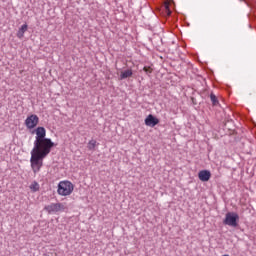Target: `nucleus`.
Instances as JSON below:
<instances>
[{
    "label": "nucleus",
    "mask_w": 256,
    "mask_h": 256,
    "mask_svg": "<svg viewBox=\"0 0 256 256\" xmlns=\"http://www.w3.org/2000/svg\"><path fill=\"white\" fill-rule=\"evenodd\" d=\"M39 189H40L39 183H37L35 181L31 183L30 190L33 191V193H37V191H39Z\"/></svg>",
    "instance_id": "9d476101"
},
{
    "label": "nucleus",
    "mask_w": 256,
    "mask_h": 256,
    "mask_svg": "<svg viewBox=\"0 0 256 256\" xmlns=\"http://www.w3.org/2000/svg\"><path fill=\"white\" fill-rule=\"evenodd\" d=\"M44 210L49 213V215H53L55 213H61L63 211H67V205L63 203H51L44 207Z\"/></svg>",
    "instance_id": "7ed1b4c3"
},
{
    "label": "nucleus",
    "mask_w": 256,
    "mask_h": 256,
    "mask_svg": "<svg viewBox=\"0 0 256 256\" xmlns=\"http://www.w3.org/2000/svg\"><path fill=\"white\" fill-rule=\"evenodd\" d=\"M95 147H97V141H95V140H90V141L88 142V149H89L90 151H93V149H95Z\"/></svg>",
    "instance_id": "9b49d317"
},
{
    "label": "nucleus",
    "mask_w": 256,
    "mask_h": 256,
    "mask_svg": "<svg viewBox=\"0 0 256 256\" xmlns=\"http://www.w3.org/2000/svg\"><path fill=\"white\" fill-rule=\"evenodd\" d=\"M198 178L200 181L207 182L209 179H211V172L209 170H201L198 173Z\"/></svg>",
    "instance_id": "0eeeda50"
},
{
    "label": "nucleus",
    "mask_w": 256,
    "mask_h": 256,
    "mask_svg": "<svg viewBox=\"0 0 256 256\" xmlns=\"http://www.w3.org/2000/svg\"><path fill=\"white\" fill-rule=\"evenodd\" d=\"M29 29V26L27 24H23L17 34L16 37H18V39H23L25 37V33H27V30Z\"/></svg>",
    "instance_id": "6e6552de"
},
{
    "label": "nucleus",
    "mask_w": 256,
    "mask_h": 256,
    "mask_svg": "<svg viewBox=\"0 0 256 256\" xmlns=\"http://www.w3.org/2000/svg\"><path fill=\"white\" fill-rule=\"evenodd\" d=\"M34 132L36 137L34 147L31 151L30 164L33 173L37 174L41 171V167H43V159L51 153V149L55 147V143L51 139L46 138L47 130H45V127H37Z\"/></svg>",
    "instance_id": "f257e3e1"
},
{
    "label": "nucleus",
    "mask_w": 256,
    "mask_h": 256,
    "mask_svg": "<svg viewBox=\"0 0 256 256\" xmlns=\"http://www.w3.org/2000/svg\"><path fill=\"white\" fill-rule=\"evenodd\" d=\"M145 125H147V127H155V125H159V119L149 114L145 119Z\"/></svg>",
    "instance_id": "423d86ee"
},
{
    "label": "nucleus",
    "mask_w": 256,
    "mask_h": 256,
    "mask_svg": "<svg viewBox=\"0 0 256 256\" xmlns=\"http://www.w3.org/2000/svg\"><path fill=\"white\" fill-rule=\"evenodd\" d=\"M143 71H145V73H153V69L151 67H147V66H145L143 68Z\"/></svg>",
    "instance_id": "ddd939ff"
},
{
    "label": "nucleus",
    "mask_w": 256,
    "mask_h": 256,
    "mask_svg": "<svg viewBox=\"0 0 256 256\" xmlns=\"http://www.w3.org/2000/svg\"><path fill=\"white\" fill-rule=\"evenodd\" d=\"M75 191V185L69 180L60 181L58 184L57 193L61 197H69Z\"/></svg>",
    "instance_id": "f03ea898"
},
{
    "label": "nucleus",
    "mask_w": 256,
    "mask_h": 256,
    "mask_svg": "<svg viewBox=\"0 0 256 256\" xmlns=\"http://www.w3.org/2000/svg\"><path fill=\"white\" fill-rule=\"evenodd\" d=\"M239 221V214L235 212H228L223 221L224 225H228V227H237Z\"/></svg>",
    "instance_id": "20e7f679"
},
{
    "label": "nucleus",
    "mask_w": 256,
    "mask_h": 256,
    "mask_svg": "<svg viewBox=\"0 0 256 256\" xmlns=\"http://www.w3.org/2000/svg\"><path fill=\"white\" fill-rule=\"evenodd\" d=\"M129 77H133V70L127 69L121 72L120 79H129Z\"/></svg>",
    "instance_id": "1a4fd4ad"
},
{
    "label": "nucleus",
    "mask_w": 256,
    "mask_h": 256,
    "mask_svg": "<svg viewBox=\"0 0 256 256\" xmlns=\"http://www.w3.org/2000/svg\"><path fill=\"white\" fill-rule=\"evenodd\" d=\"M210 99H211L212 105H217L219 103V101L217 100V96H215V94L213 93L210 94Z\"/></svg>",
    "instance_id": "f8f14e48"
},
{
    "label": "nucleus",
    "mask_w": 256,
    "mask_h": 256,
    "mask_svg": "<svg viewBox=\"0 0 256 256\" xmlns=\"http://www.w3.org/2000/svg\"><path fill=\"white\" fill-rule=\"evenodd\" d=\"M24 123L28 129H35L39 125V116L37 114H31L27 116Z\"/></svg>",
    "instance_id": "39448f33"
},
{
    "label": "nucleus",
    "mask_w": 256,
    "mask_h": 256,
    "mask_svg": "<svg viewBox=\"0 0 256 256\" xmlns=\"http://www.w3.org/2000/svg\"><path fill=\"white\" fill-rule=\"evenodd\" d=\"M165 9L168 12V15H171V10H169V4H165Z\"/></svg>",
    "instance_id": "4468645a"
}]
</instances>
